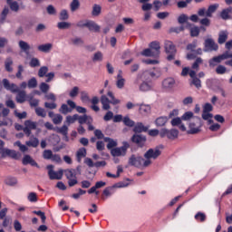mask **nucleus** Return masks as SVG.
<instances>
[{
    "instance_id": "obj_1",
    "label": "nucleus",
    "mask_w": 232,
    "mask_h": 232,
    "mask_svg": "<svg viewBox=\"0 0 232 232\" xmlns=\"http://www.w3.org/2000/svg\"><path fill=\"white\" fill-rule=\"evenodd\" d=\"M108 96L111 98L108 99V97H106V95H102L101 97V103L102 105V110H105L106 111H108V110H111V106L110 104H121V100H118L117 98H115V96L113 95V92H108Z\"/></svg>"
},
{
    "instance_id": "obj_2",
    "label": "nucleus",
    "mask_w": 232,
    "mask_h": 232,
    "mask_svg": "<svg viewBox=\"0 0 232 232\" xmlns=\"http://www.w3.org/2000/svg\"><path fill=\"white\" fill-rule=\"evenodd\" d=\"M130 166H134L135 168H148L151 164V160H144V158L137 157L135 155L130 156L129 159Z\"/></svg>"
},
{
    "instance_id": "obj_3",
    "label": "nucleus",
    "mask_w": 232,
    "mask_h": 232,
    "mask_svg": "<svg viewBox=\"0 0 232 232\" xmlns=\"http://www.w3.org/2000/svg\"><path fill=\"white\" fill-rule=\"evenodd\" d=\"M189 135H195L200 133V128H202V120L199 117H194V120L188 123Z\"/></svg>"
},
{
    "instance_id": "obj_4",
    "label": "nucleus",
    "mask_w": 232,
    "mask_h": 232,
    "mask_svg": "<svg viewBox=\"0 0 232 232\" xmlns=\"http://www.w3.org/2000/svg\"><path fill=\"white\" fill-rule=\"evenodd\" d=\"M160 137L161 139H164V137H167L169 140H175V139L179 138V130L176 129H161L160 131Z\"/></svg>"
},
{
    "instance_id": "obj_5",
    "label": "nucleus",
    "mask_w": 232,
    "mask_h": 232,
    "mask_svg": "<svg viewBox=\"0 0 232 232\" xmlns=\"http://www.w3.org/2000/svg\"><path fill=\"white\" fill-rule=\"evenodd\" d=\"M128 148H130V143L124 141L121 147H116L111 150V155L112 157H124L126 152L128 151Z\"/></svg>"
},
{
    "instance_id": "obj_6",
    "label": "nucleus",
    "mask_w": 232,
    "mask_h": 232,
    "mask_svg": "<svg viewBox=\"0 0 232 232\" xmlns=\"http://www.w3.org/2000/svg\"><path fill=\"white\" fill-rule=\"evenodd\" d=\"M229 57H232V54H229V52H226L223 54H220L218 56H215L212 59L208 61V64L211 68H215L218 64H220L222 61H226V59H229Z\"/></svg>"
},
{
    "instance_id": "obj_7",
    "label": "nucleus",
    "mask_w": 232,
    "mask_h": 232,
    "mask_svg": "<svg viewBox=\"0 0 232 232\" xmlns=\"http://www.w3.org/2000/svg\"><path fill=\"white\" fill-rule=\"evenodd\" d=\"M165 52L169 53L167 59L168 61H173L175 59V53L177 49L175 48V44L171 41L165 42Z\"/></svg>"
},
{
    "instance_id": "obj_8",
    "label": "nucleus",
    "mask_w": 232,
    "mask_h": 232,
    "mask_svg": "<svg viewBox=\"0 0 232 232\" xmlns=\"http://www.w3.org/2000/svg\"><path fill=\"white\" fill-rule=\"evenodd\" d=\"M47 169L50 180H61V179H63L62 169L58 171L53 170V165H48Z\"/></svg>"
},
{
    "instance_id": "obj_9",
    "label": "nucleus",
    "mask_w": 232,
    "mask_h": 232,
    "mask_svg": "<svg viewBox=\"0 0 232 232\" xmlns=\"http://www.w3.org/2000/svg\"><path fill=\"white\" fill-rule=\"evenodd\" d=\"M150 77H151L152 79H157L160 77V69L154 68V71L143 72L141 79H144V81H150Z\"/></svg>"
},
{
    "instance_id": "obj_10",
    "label": "nucleus",
    "mask_w": 232,
    "mask_h": 232,
    "mask_svg": "<svg viewBox=\"0 0 232 232\" xmlns=\"http://www.w3.org/2000/svg\"><path fill=\"white\" fill-rule=\"evenodd\" d=\"M32 130H37V122L27 120L24 121V128L23 129L24 133L27 137H30L32 135Z\"/></svg>"
},
{
    "instance_id": "obj_11",
    "label": "nucleus",
    "mask_w": 232,
    "mask_h": 232,
    "mask_svg": "<svg viewBox=\"0 0 232 232\" xmlns=\"http://www.w3.org/2000/svg\"><path fill=\"white\" fill-rule=\"evenodd\" d=\"M160 149H159V147L155 148V149H150L145 154H144V158L147 160H150V159H157L159 157H160Z\"/></svg>"
},
{
    "instance_id": "obj_12",
    "label": "nucleus",
    "mask_w": 232,
    "mask_h": 232,
    "mask_svg": "<svg viewBox=\"0 0 232 232\" xmlns=\"http://www.w3.org/2000/svg\"><path fill=\"white\" fill-rule=\"evenodd\" d=\"M175 79L173 78H166L162 82V88L165 92H171L173 88H175Z\"/></svg>"
},
{
    "instance_id": "obj_13",
    "label": "nucleus",
    "mask_w": 232,
    "mask_h": 232,
    "mask_svg": "<svg viewBox=\"0 0 232 232\" xmlns=\"http://www.w3.org/2000/svg\"><path fill=\"white\" fill-rule=\"evenodd\" d=\"M205 50L206 52H216L218 50V44L215 43V40L208 38L205 41Z\"/></svg>"
},
{
    "instance_id": "obj_14",
    "label": "nucleus",
    "mask_w": 232,
    "mask_h": 232,
    "mask_svg": "<svg viewBox=\"0 0 232 232\" xmlns=\"http://www.w3.org/2000/svg\"><path fill=\"white\" fill-rule=\"evenodd\" d=\"M3 84L5 90H9V92H12L13 93H17V92H19V87L14 83H10L7 79L3 80Z\"/></svg>"
},
{
    "instance_id": "obj_15",
    "label": "nucleus",
    "mask_w": 232,
    "mask_h": 232,
    "mask_svg": "<svg viewBox=\"0 0 232 232\" xmlns=\"http://www.w3.org/2000/svg\"><path fill=\"white\" fill-rule=\"evenodd\" d=\"M3 157H11V159H19V152L12 150L10 149H4L2 150Z\"/></svg>"
},
{
    "instance_id": "obj_16",
    "label": "nucleus",
    "mask_w": 232,
    "mask_h": 232,
    "mask_svg": "<svg viewBox=\"0 0 232 232\" xmlns=\"http://www.w3.org/2000/svg\"><path fill=\"white\" fill-rule=\"evenodd\" d=\"M132 142H135V144H138L140 148H142L144 144H146V136L142 135H134L131 139Z\"/></svg>"
},
{
    "instance_id": "obj_17",
    "label": "nucleus",
    "mask_w": 232,
    "mask_h": 232,
    "mask_svg": "<svg viewBox=\"0 0 232 232\" xmlns=\"http://www.w3.org/2000/svg\"><path fill=\"white\" fill-rule=\"evenodd\" d=\"M23 164L24 166L30 164L31 166H35V168H39V164L35 162V160H33L32 156L30 155H25L23 159Z\"/></svg>"
},
{
    "instance_id": "obj_18",
    "label": "nucleus",
    "mask_w": 232,
    "mask_h": 232,
    "mask_svg": "<svg viewBox=\"0 0 232 232\" xmlns=\"http://www.w3.org/2000/svg\"><path fill=\"white\" fill-rule=\"evenodd\" d=\"M126 82V80L122 78V71H119V73L117 75V81H116V86L120 90H122L124 88V84Z\"/></svg>"
},
{
    "instance_id": "obj_19",
    "label": "nucleus",
    "mask_w": 232,
    "mask_h": 232,
    "mask_svg": "<svg viewBox=\"0 0 232 232\" xmlns=\"http://www.w3.org/2000/svg\"><path fill=\"white\" fill-rule=\"evenodd\" d=\"M26 146H29L31 148H37L39 146V139L31 136L29 140L25 142Z\"/></svg>"
},
{
    "instance_id": "obj_20",
    "label": "nucleus",
    "mask_w": 232,
    "mask_h": 232,
    "mask_svg": "<svg viewBox=\"0 0 232 232\" xmlns=\"http://www.w3.org/2000/svg\"><path fill=\"white\" fill-rule=\"evenodd\" d=\"M227 35H229L227 31L219 32L218 43L219 44H224V43H226V41H227Z\"/></svg>"
},
{
    "instance_id": "obj_21",
    "label": "nucleus",
    "mask_w": 232,
    "mask_h": 232,
    "mask_svg": "<svg viewBox=\"0 0 232 232\" xmlns=\"http://www.w3.org/2000/svg\"><path fill=\"white\" fill-rule=\"evenodd\" d=\"M153 88V84L150 82H143L140 84V92H150Z\"/></svg>"
},
{
    "instance_id": "obj_22",
    "label": "nucleus",
    "mask_w": 232,
    "mask_h": 232,
    "mask_svg": "<svg viewBox=\"0 0 232 232\" xmlns=\"http://www.w3.org/2000/svg\"><path fill=\"white\" fill-rule=\"evenodd\" d=\"M52 48H53V44H41L38 46L39 52H44V53H48Z\"/></svg>"
},
{
    "instance_id": "obj_23",
    "label": "nucleus",
    "mask_w": 232,
    "mask_h": 232,
    "mask_svg": "<svg viewBox=\"0 0 232 232\" xmlns=\"http://www.w3.org/2000/svg\"><path fill=\"white\" fill-rule=\"evenodd\" d=\"M151 112V106L146 105V104H141L140 105V113L141 115H148V113Z\"/></svg>"
},
{
    "instance_id": "obj_24",
    "label": "nucleus",
    "mask_w": 232,
    "mask_h": 232,
    "mask_svg": "<svg viewBox=\"0 0 232 232\" xmlns=\"http://www.w3.org/2000/svg\"><path fill=\"white\" fill-rule=\"evenodd\" d=\"M13 65H14V60H12L11 57L6 58L5 62V68L6 72H14V68L12 67Z\"/></svg>"
},
{
    "instance_id": "obj_25",
    "label": "nucleus",
    "mask_w": 232,
    "mask_h": 232,
    "mask_svg": "<svg viewBox=\"0 0 232 232\" xmlns=\"http://www.w3.org/2000/svg\"><path fill=\"white\" fill-rule=\"evenodd\" d=\"M66 179L69 180L71 179H75L77 177V170L73 169H66L64 171Z\"/></svg>"
},
{
    "instance_id": "obj_26",
    "label": "nucleus",
    "mask_w": 232,
    "mask_h": 232,
    "mask_svg": "<svg viewBox=\"0 0 232 232\" xmlns=\"http://www.w3.org/2000/svg\"><path fill=\"white\" fill-rule=\"evenodd\" d=\"M197 55H202V49L198 48V50H195L193 53H188L187 59H188L189 61L197 59Z\"/></svg>"
},
{
    "instance_id": "obj_27",
    "label": "nucleus",
    "mask_w": 232,
    "mask_h": 232,
    "mask_svg": "<svg viewBox=\"0 0 232 232\" xmlns=\"http://www.w3.org/2000/svg\"><path fill=\"white\" fill-rule=\"evenodd\" d=\"M10 14V9L8 7H5L0 14V24H4L6 21V16Z\"/></svg>"
},
{
    "instance_id": "obj_28",
    "label": "nucleus",
    "mask_w": 232,
    "mask_h": 232,
    "mask_svg": "<svg viewBox=\"0 0 232 232\" xmlns=\"http://www.w3.org/2000/svg\"><path fill=\"white\" fill-rule=\"evenodd\" d=\"M194 218L197 222H206L208 216H206V213L204 212H198Z\"/></svg>"
},
{
    "instance_id": "obj_29",
    "label": "nucleus",
    "mask_w": 232,
    "mask_h": 232,
    "mask_svg": "<svg viewBox=\"0 0 232 232\" xmlns=\"http://www.w3.org/2000/svg\"><path fill=\"white\" fill-rule=\"evenodd\" d=\"M87 28H89L91 32H99V30H101V26L96 24L93 21H89L87 24Z\"/></svg>"
},
{
    "instance_id": "obj_30",
    "label": "nucleus",
    "mask_w": 232,
    "mask_h": 232,
    "mask_svg": "<svg viewBox=\"0 0 232 232\" xmlns=\"http://www.w3.org/2000/svg\"><path fill=\"white\" fill-rule=\"evenodd\" d=\"M26 101V92L24 91L19 92L16 95V102L23 104Z\"/></svg>"
},
{
    "instance_id": "obj_31",
    "label": "nucleus",
    "mask_w": 232,
    "mask_h": 232,
    "mask_svg": "<svg viewBox=\"0 0 232 232\" xmlns=\"http://www.w3.org/2000/svg\"><path fill=\"white\" fill-rule=\"evenodd\" d=\"M149 127L144 126L142 123H138L134 127L135 133H142V131H148Z\"/></svg>"
},
{
    "instance_id": "obj_32",
    "label": "nucleus",
    "mask_w": 232,
    "mask_h": 232,
    "mask_svg": "<svg viewBox=\"0 0 232 232\" xmlns=\"http://www.w3.org/2000/svg\"><path fill=\"white\" fill-rule=\"evenodd\" d=\"M84 157H86V150L84 148H82L76 152V159L78 162H81V160H82Z\"/></svg>"
},
{
    "instance_id": "obj_33",
    "label": "nucleus",
    "mask_w": 232,
    "mask_h": 232,
    "mask_svg": "<svg viewBox=\"0 0 232 232\" xmlns=\"http://www.w3.org/2000/svg\"><path fill=\"white\" fill-rule=\"evenodd\" d=\"M166 122H168V117H164V116L159 117L155 121L156 126H159V127L166 126Z\"/></svg>"
},
{
    "instance_id": "obj_34",
    "label": "nucleus",
    "mask_w": 232,
    "mask_h": 232,
    "mask_svg": "<svg viewBox=\"0 0 232 232\" xmlns=\"http://www.w3.org/2000/svg\"><path fill=\"white\" fill-rule=\"evenodd\" d=\"M19 46L20 49L24 52V53H29L30 52V44H28V43L24 42V41H20L19 42Z\"/></svg>"
},
{
    "instance_id": "obj_35",
    "label": "nucleus",
    "mask_w": 232,
    "mask_h": 232,
    "mask_svg": "<svg viewBox=\"0 0 232 232\" xmlns=\"http://www.w3.org/2000/svg\"><path fill=\"white\" fill-rule=\"evenodd\" d=\"M105 142H108L107 144V149L111 150L113 148H116L117 146V140H114L113 139L111 138H104Z\"/></svg>"
},
{
    "instance_id": "obj_36",
    "label": "nucleus",
    "mask_w": 232,
    "mask_h": 232,
    "mask_svg": "<svg viewBox=\"0 0 232 232\" xmlns=\"http://www.w3.org/2000/svg\"><path fill=\"white\" fill-rule=\"evenodd\" d=\"M102 10V7H101V5L95 4V5L92 6V15H93L94 17H97V16L101 15Z\"/></svg>"
},
{
    "instance_id": "obj_37",
    "label": "nucleus",
    "mask_w": 232,
    "mask_h": 232,
    "mask_svg": "<svg viewBox=\"0 0 232 232\" xmlns=\"http://www.w3.org/2000/svg\"><path fill=\"white\" fill-rule=\"evenodd\" d=\"M218 8V5H213L208 7V9L206 12V17H211L215 12H217V9Z\"/></svg>"
},
{
    "instance_id": "obj_38",
    "label": "nucleus",
    "mask_w": 232,
    "mask_h": 232,
    "mask_svg": "<svg viewBox=\"0 0 232 232\" xmlns=\"http://www.w3.org/2000/svg\"><path fill=\"white\" fill-rule=\"evenodd\" d=\"M195 117L198 116H195L191 111H187L181 116V121H191V119L194 121Z\"/></svg>"
},
{
    "instance_id": "obj_39",
    "label": "nucleus",
    "mask_w": 232,
    "mask_h": 232,
    "mask_svg": "<svg viewBox=\"0 0 232 232\" xmlns=\"http://www.w3.org/2000/svg\"><path fill=\"white\" fill-rule=\"evenodd\" d=\"M232 14V7H228L227 9H224L221 12V18L222 19H229V15Z\"/></svg>"
},
{
    "instance_id": "obj_40",
    "label": "nucleus",
    "mask_w": 232,
    "mask_h": 232,
    "mask_svg": "<svg viewBox=\"0 0 232 232\" xmlns=\"http://www.w3.org/2000/svg\"><path fill=\"white\" fill-rule=\"evenodd\" d=\"M60 113H63V115H67V113H72V109L68 107L67 104L63 103L59 109Z\"/></svg>"
},
{
    "instance_id": "obj_41",
    "label": "nucleus",
    "mask_w": 232,
    "mask_h": 232,
    "mask_svg": "<svg viewBox=\"0 0 232 232\" xmlns=\"http://www.w3.org/2000/svg\"><path fill=\"white\" fill-rule=\"evenodd\" d=\"M151 50H155L157 55L160 53V44L159 42H152L150 44Z\"/></svg>"
},
{
    "instance_id": "obj_42",
    "label": "nucleus",
    "mask_w": 232,
    "mask_h": 232,
    "mask_svg": "<svg viewBox=\"0 0 232 232\" xmlns=\"http://www.w3.org/2000/svg\"><path fill=\"white\" fill-rule=\"evenodd\" d=\"M48 75V67L46 66H42L39 71H38V77H46Z\"/></svg>"
},
{
    "instance_id": "obj_43",
    "label": "nucleus",
    "mask_w": 232,
    "mask_h": 232,
    "mask_svg": "<svg viewBox=\"0 0 232 232\" xmlns=\"http://www.w3.org/2000/svg\"><path fill=\"white\" fill-rule=\"evenodd\" d=\"M70 6H71L72 12H76V10H79V7L81 6V3L79 2V0H72Z\"/></svg>"
},
{
    "instance_id": "obj_44",
    "label": "nucleus",
    "mask_w": 232,
    "mask_h": 232,
    "mask_svg": "<svg viewBox=\"0 0 232 232\" xmlns=\"http://www.w3.org/2000/svg\"><path fill=\"white\" fill-rule=\"evenodd\" d=\"M7 4L9 5L11 10L13 12H18L19 11V4L17 2H12V0H7Z\"/></svg>"
},
{
    "instance_id": "obj_45",
    "label": "nucleus",
    "mask_w": 232,
    "mask_h": 232,
    "mask_svg": "<svg viewBox=\"0 0 232 232\" xmlns=\"http://www.w3.org/2000/svg\"><path fill=\"white\" fill-rule=\"evenodd\" d=\"M227 72V68H226V66L224 65H218V67L216 68V73H218V75H224V73Z\"/></svg>"
},
{
    "instance_id": "obj_46",
    "label": "nucleus",
    "mask_w": 232,
    "mask_h": 232,
    "mask_svg": "<svg viewBox=\"0 0 232 232\" xmlns=\"http://www.w3.org/2000/svg\"><path fill=\"white\" fill-rule=\"evenodd\" d=\"M71 26H72V24L68 22H60L57 24V27L59 28V30H68V28H70Z\"/></svg>"
},
{
    "instance_id": "obj_47",
    "label": "nucleus",
    "mask_w": 232,
    "mask_h": 232,
    "mask_svg": "<svg viewBox=\"0 0 232 232\" xmlns=\"http://www.w3.org/2000/svg\"><path fill=\"white\" fill-rule=\"evenodd\" d=\"M53 155V152L51 150H45L43 152V157L45 160H51L52 157Z\"/></svg>"
},
{
    "instance_id": "obj_48",
    "label": "nucleus",
    "mask_w": 232,
    "mask_h": 232,
    "mask_svg": "<svg viewBox=\"0 0 232 232\" xmlns=\"http://www.w3.org/2000/svg\"><path fill=\"white\" fill-rule=\"evenodd\" d=\"M202 119L204 121H208V124H211V122H213V121L211 120V119H213V114H211L209 112L203 111Z\"/></svg>"
},
{
    "instance_id": "obj_49",
    "label": "nucleus",
    "mask_w": 232,
    "mask_h": 232,
    "mask_svg": "<svg viewBox=\"0 0 232 232\" xmlns=\"http://www.w3.org/2000/svg\"><path fill=\"white\" fill-rule=\"evenodd\" d=\"M35 113L38 117H46V111L41 107H36L35 108Z\"/></svg>"
},
{
    "instance_id": "obj_50",
    "label": "nucleus",
    "mask_w": 232,
    "mask_h": 232,
    "mask_svg": "<svg viewBox=\"0 0 232 232\" xmlns=\"http://www.w3.org/2000/svg\"><path fill=\"white\" fill-rule=\"evenodd\" d=\"M29 66H31V68H37V66H41V62L37 58H32Z\"/></svg>"
},
{
    "instance_id": "obj_51",
    "label": "nucleus",
    "mask_w": 232,
    "mask_h": 232,
    "mask_svg": "<svg viewBox=\"0 0 232 232\" xmlns=\"http://www.w3.org/2000/svg\"><path fill=\"white\" fill-rule=\"evenodd\" d=\"M77 119H79V114H74L72 116H67L66 117V122L67 124H73V122H75V121H77Z\"/></svg>"
},
{
    "instance_id": "obj_52",
    "label": "nucleus",
    "mask_w": 232,
    "mask_h": 232,
    "mask_svg": "<svg viewBox=\"0 0 232 232\" xmlns=\"http://www.w3.org/2000/svg\"><path fill=\"white\" fill-rule=\"evenodd\" d=\"M78 191V193H74L72 195V198H74L75 200L81 198V196L86 195V190H83L82 188H79Z\"/></svg>"
},
{
    "instance_id": "obj_53",
    "label": "nucleus",
    "mask_w": 232,
    "mask_h": 232,
    "mask_svg": "<svg viewBox=\"0 0 232 232\" xmlns=\"http://www.w3.org/2000/svg\"><path fill=\"white\" fill-rule=\"evenodd\" d=\"M39 88L43 93H48V92L50 90V85L46 82H42V83H40Z\"/></svg>"
},
{
    "instance_id": "obj_54",
    "label": "nucleus",
    "mask_w": 232,
    "mask_h": 232,
    "mask_svg": "<svg viewBox=\"0 0 232 232\" xmlns=\"http://www.w3.org/2000/svg\"><path fill=\"white\" fill-rule=\"evenodd\" d=\"M70 15L68 14V11L66 9H63L60 13V21H66L68 20Z\"/></svg>"
},
{
    "instance_id": "obj_55",
    "label": "nucleus",
    "mask_w": 232,
    "mask_h": 232,
    "mask_svg": "<svg viewBox=\"0 0 232 232\" xmlns=\"http://www.w3.org/2000/svg\"><path fill=\"white\" fill-rule=\"evenodd\" d=\"M28 88H37V79L35 77L31 78L27 82Z\"/></svg>"
},
{
    "instance_id": "obj_56",
    "label": "nucleus",
    "mask_w": 232,
    "mask_h": 232,
    "mask_svg": "<svg viewBox=\"0 0 232 232\" xmlns=\"http://www.w3.org/2000/svg\"><path fill=\"white\" fill-rule=\"evenodd\" d=\"M57 132L61 133V135H63L64 137H66V135H68V126L63 125V127L58 128Z\"/></svg>"
},
{
    "instance_id": "obj_57",
    "label": "nucleus",
    "mask_w": 232,
    "mask_h": 232,
    "mask_svg": "<svg viewBox=\"0 0 232 232\" xmlns=\"http://www.w3.org/2000/svg\"><path fill=\"white\" fill-rule=\"evenodd\" d=\"M123 123L125 124V126H130V128H132V126H135V121H131L129 117L123 118Z\"/></svg>"
},
{
    "instance_id": "obj_58",
    "label": "nucleus",
    "mask_w": 232,
    "mask_h": 232,
    "mask_svg": "<svg viewBox=\"0 0 232 232\" xmlns=\"http://www.w3.org/2000/svg\"><path fill=\"white\" fill-rule=\"evenodd\" d=\"M203 60L202 58L198 57L196 59V61L194 62V63L192 64V68L193 70H198V66H200V64H202Z\"/></svg>"
},
{
    "instance_id": "obj_59",
    "label": "nucleus",
    "mask_w": 232,
    "mask_h": 232,
    "mask_svg": "<svg viewBox=\"0 0 232 232\" xmlns=\"http://www.w3.org/2000/svg\"><path fill=\"white\" fill-rule=\"evenodd\" d=\"M53 124H61L63 122V115L61 114H55V116L53 118Z\"/></svg>"
},
{
    "instance_id": "obj_60",
    "label": "nucleus",
    "mask_w": 232,
    "mask_h": 232,
    "mask_svg": "<svg viewBox=\"0 0 232 232\" xmlns=\"http://www.w3.org/2000/svg\"><path fill=\"white\" fill-rule=\"evenodd\" d=\"M5 184H7V186H15V184H17V179H15V178H7L5 179Z\"/></svg>"
},
{
    "instance_id": "obj_61",
    "label": "nucleus",
    "mask_w": 232,
    "mask_h": 232,
    "mask_svg": "<svg viewBox=\"0 0 232 232\" xmlns=\"http://www.w3.org/2000/svg\"><path fill=\"white\" fill-rule=\"evenodd\" d=\"M111 119L113 120V112L111 111H108L103 117V121H105V122H108L111 121Z\"/></svg>"
},
{
    "instance_id": "obj_62",
    "label": "nucleus",
    "mask_w": 232,
    "mask_h": 232,
    "mask_svg": "<svg viewBox=\"0 0 232 232\" xmlns=\"http://www.w3.org/2000/svg\"><path fill=\"white\" fill-rule=\"evenodd\" d=\"M51 160L53 162H56V164H61V162H63V160L59 154H53Z\"/></svg>"
},
{
    "instance_id": "obj_63",
    "label": "nucleus",
    "mask_w": 232,
    "mask_h": 232,
    "mask_svg": "<svg viewBox=\"0 0 232 232\" xmlns=\"http://www.w3.org/2000/svg\"><path fill=\"white\" fill-rule=\"evenodd\" d=\"M27 198L29 202H37V194L35 192H30Z\"/></svg>"
},
{
    "instance_id": "obj_64",
    "label": "nucleus",
    "mask_w": 232,
    "mask_h": 232,
    "mask_svg": "<svg viewBox=\"0 0 232 232\" xmlns=\"http://www.w3.org/2000/svg\"><path fill=\"white\" fill-rule=\"evenodd\" d=\"M180 124H182V118H174L171 121V125L172 126H180Z\"/></svg>"
}]
</instances>
